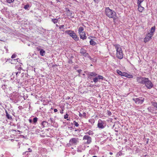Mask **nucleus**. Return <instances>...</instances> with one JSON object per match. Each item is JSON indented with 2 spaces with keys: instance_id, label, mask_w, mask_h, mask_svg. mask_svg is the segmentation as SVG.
Masks as SVG:
<instances>
[{
  "instance_id": "f257e3e1",
  "label": "nucleus",
  "mask_w": 157,
  "mask_h": 157,
  "mask_svg": "<svg viewBox=\"0 0 157 157\" xmlns=\"http://www.w3.org/2000/svg\"><path fill=\"white\" fill-rule=\"evenodd\" d=\"M136 81L139 83L144 85L148 89H150L154 86V85L148 78L140 77L136 78Z\"/></svg>"
},
{
  "instance_id": "f03ea898",
  "label": "nucleus",
  "mask_w": 157,
  "mask_h": 157,
  "mask_svg": "<svg viewBox=\"0 0 157 157\" xmlns=\"http://www.w3.org/2000/svg\"><path fill=\"white\" fill-rule=\"evenodd\" d=\"M88 77L90 79H91L92 77L94 78L93 79V81L95 83L98 82L100 81L101 79L103 80L104 78L102 76L100 75H98V74L94 72H88L87 74Z\"/></svg>"
},
{
  "instance_id": "7ed1b4c3",
  "label": "nucleus",
  "mask_w": 157,
  "mask_h": 157,
  "mask_svg": "<svg viewBox=\"0 0 157 157\" xmlns=\"http://www.w3.org/2000/svg\"><path fill=\"white\" fill-rule=\"evenodd\" d=\"M105 14L107 17L110 18H113L114 20L115 19L116 13L114 11L111 10L109 7H107L105 8Z\"/></svg>"
},
{
  "instance_id": "20e7f679",
  "label": "nucleus",
  "mask_w": 157,
  "mask_h": 157,
  "mask_svg": "<svg viewBox=\"0 0 157 157\" xmlns=\"http://www.w3.org/2000/svg\"><path fill=\"white\" fill-rule=\"evenodd\" d=\"M117 51V57L119 59H121L123 58V54L121 48L119 44L114 45Z\"/></svg>"
},
{
  "instance_id": "39448f33",
  "label": "nucleus",
  "mask_w": 157,
  "mask_h": 157,
  "mask_svg": "<svg viewBox=\"0 0 157 157\" xmlns=\"http://www.w3.org/2000/svg\"><path fill=\"white\" fill-rule=\"evenodd\" d=\"M65 33L69 35L75 40L77 41L79 40V38L78 37L74 31L72 30H67L65 32Z\"/></svg>"
},
{
  "instance_id": "423d86ee",
  "label": "nucleus",
  "mask_w": 157,
  "mask_h": 157,
  "mask_svg": "<svg viewBox=\"0 0 157 157\" xmlns=\"http://www.w3.org/2000/svg\"><path fill=\"white\" fill-rule=\"evenodd\" d=\"M132 100L134 101L136 104L141 105L142 104L144 101V98L142 97L138 98H133Z\"/></svg>"
},
{
  "instance_id": "0eeeda50",
  "label": "nucleus",
  "mask_w": 157,
  "mask_h": 157,
  "mask_svg": "<svg viewBox=\"0 0 157 157\" xmlns=\"http://www.w3.org/2000/svg\"><path fill=\"white\" fill-rule=\"evenodd\" d=\"M106 125L105 121L99 119L98 121V127L102 129L105 128Z\"/></svg>"
},
{
  "instance_id": "6e6552de",
  "label": "nucleus",
  "mask_w": 157,
  "mask_h": 157,
  "mask_svg": "<svg viewBox=\"0 0 157 157\" xmlns=\"http://www.w3.org/2000/svg\"><path fill=\"white\" fill-rule=\"evenodd\" d=\"M153 34H151L150 33H148L146 34V36L144 39V42L146 43L149 41L151 39V37L153 36Z\"/></svg>"
},
{
  "instance_id": "1a4fd4ad",
  "label": "nucleus",
  "mask_w": 157,
  "mask_h": 157,
  "mask_svg": "<svg viewBox=\"0 0 157 157\" xmlns=\"http://www.w3.org/2000/svg\"><path fill=\"white\" fill-rule=\"evenodd\" d=\"M78 142V139L76 138H73L69 140V144L70 145H76Z\"/></svg>"
},
{
  "instance_id": "9d476101",
  "label": "nucleus",
  "mask_w": 157,
  "mask_h": 157,
  "mask_svg": "<svg viewBox=\"0 0 157 157\" xmlns=\"http://www.w3.org/2000/svg\"><path fill=\"white\" fill-rule=\"evenodd\" d=\"M83 140H86V143L87 144H89L92 142V138L89 136L88 135H85L83 137Z\"/></svg>"
},
{
  "instance_id": "9b49d317",
  "label": "nucleus",
  "mask_w": 157,
  "mask_h": 157,
  "mask_svg": "<svg viewBox=\"0 0 157 157\" xmlns=\"http://www.w3.org/2000/svg\"><path fill=\"white\" fill-rule=\"evenodd\" d=\"M80 53L85 57H87L89 54L88 53L86 52V51L83 48H81L80 49Z\"/></svg>"
},
{
  "instance_id": "f8f14e48",
  "label": "nucleus",
  "mask_w": 157,
  "mask_h": 157,
  "mask_svg": "<svg viewBox=\"0 0 157 157\" xmlns=\"http://www.w3.org/2000/svg\"><path fill=\"white\" fill-rule=\"evenodd\" d=\"M21 67H18L17 69L18 70V71L17 72H13V73L12 75H15V74L16 75V76L17 77L19 75L21 74Z\"/></svg>"
},
{
  "instance_id": "ddd939ff",
  "label": "nucleus",
  "mask_w": 157,
  "mask_h": 157,
  "mask_svg": "<svg viewBox=\"0 0 157 157\" xmlns=\"http://www.w3.org/2000/svg\"><path fill=\"white\" fill-rule=\"evenodd\" d=\"M80 36V38L83 40H85L86 39L87 37L86 36L85 33L84 32L81 33L80 34H79Z\"/></svg>"
},
{
  "instance_id": "4468645a",
  "label": "nucleus",
  "mask_w": 157,
  "mask_h": 157,
  "mask_svg": "<svg viewBox=\"0 0 157 157\" xmlns=\"http://www.w3.org/2000/svg\"><path fill=\"white\" fill-rule=\"evenodd\" d=\"M36 48L38 51H40V53L41 56H43L45 55V52L43 49H41L40 48L38 47H37Z\"/></svg>"
},
{
  "instance_id": "2eb2a0df",
  "label": "nucleus",
  "mask_w": 157,
  "mask_h": 157,
  "mask_svg": "<svg viewBox=\"0 0 157 157\" xmlns=\"http://www.w3.org/2000/svg\"><path fill=\"white\" fill-rule=\"evenodd\" d=\"M121 76H126L127 73L124 72H122L121 71L119 70H117L116 71Z\"/></svg>"
},
{
  "instance_id": "dca6fc26",
  "label": "nucleus",
  "mask_w": 157,
  "mask_h": 157,
  "mask_svg": "<svg viewBox=\"0 0 157 157\" xmlns=\"http://www.w3.org/2000/svg\"><path fill=\"white\" fill-rule=\"evenodd\" d=\"M6 116L7 118L10 120H12V118L11 116L9 113L6 110H5Z\"/></svg>"
},
{
  "instance_id": "f3484780",
  "label": "nucleus",
  "mask_w": 157,
  "mask_h": 157,
  "mask_svg": "<svg viewBox=\"0 0 157 157\" xmlns=\"http://www.w3.org/2000/svg\"><path fill=\"white\" fill-rule=\"evenodd\" d=\"M147 109L148 110L149 112H151V113H153L154 111L157 110L156 109H155L154 107L151 105V106H150Z\"/></svg>"
},
{
  "instance_id": "a211bd4d",
  "label": "nucleus",
  "mask_w": 157,
  "mask_h": 157,
  "mask_svg": "<svg viewBox=\"0 0 157 157\" xmlns=\"http://www.w3.org/2000/svg\"><path fill=\"white\" fill-rule=\"evenodd\" d=\"M48 124V123L46 121H43L41 123V125L44 128L45 126H47Z\"/></svg>"
},
{
  "instance_id": "6ab92c4d",
  "label": "nucleus",
  "mask_w": 157,
  "mask_h": 157,
  "mask_svg": "<svg viewBox=\"0 0 157 157\" xmlns=\"http://www.w3.org/2000/svg\"><path fill=\"white\" fill-rule=\"evenodd\" d=\"M151 106L154 107L155 109H157V103L155 102H151Z\"/></svg>"
},
{
  "instance_id": "aec40b11",
  "label": "nucleus",
  "mask_w": 157,
  "mask_h": 157,
  "mask_svg": "<svg viewBox=\"0 0 157 157\" xmlns=\"http://www.w3.org/2000/svg\"><path fill=\"white\" fill-rule=\"evenodd\" d=\"M84 28L82 27H80L78 29V33L79 34H80L81 33L83 32Z\"/></svg>"
},
{
  "instance_id": "412c9836",
  "label": "nucleus",
  "mask_w": 157,
  "mask_h": 157,
  "mask_svg": "<svg viewBox=\"0 0 157 157\" xmlns=\"http://www.w3.org/2000/svg\"><path fill=\"white\" fill-rule=\"evenodd\" d=\"M155 26L152 27L151 28V30L150 31V32L149 33H150L151 34H154V33L155 32Z\"/></svg>"
},
{
  "instance_id": "4be33fe9",
  "label": "nucleus",
  "mask_w": 157,
  "mask_h": 157,
  "mask_svg": "<svg viewBox=\"0 0 157 157\" xmlns=\"http://www.w3.org/2000/svg\"><path fill=\"white\" fill-rule=\"evenodd\" d=\"M59 18H60L59 17L58 19H56V18L52 19V21L54 23L56 24L58 22V20L59 19Z\"/></svg>"
},
{
  "instance_id": "5701e85b",
  "label": "nucleus",
  "mask_w": 157,
  "mask_h": 157,
  "mask_svg": "<svg viewBox=\"0 0 157 157\" xmlns=\"http://www.w3.org/2000/svg\"><path fill=\"white\" fill-rule=\"evenodd\" d=\"M50 121V123L49 124H54L55 122V120L53 119L52 118H50L49 120H48V121Z\"/></svg>"
},
{
  "instance_id": "b1692460",
  "label": "nucleus",
  "mask_w": 157,
  "mask_h": 157,
  "mask_svg": "<svg viewBox=\"0 0 157 157\" xmlns=\"http://www.w3.org/2000/svg\"><path fill=\"white\" fill-rule=\"evenodd\" d=\"M64 25H59V29L61 30V31L64 32V31L65 29L64 28Z\"/></svg>"
},
{
  "instance_id": "393cba45",
  "label": "nucleus",
  "mask_w": 157,
  "mask_h": 157,
  "mask_svg": "<svg viewBox=\"0 0 157 157\" xmlns=\"http://www.w3.org/2000/svg\"><path fill=\"white\" fill-rule=\"evenodd\" d=\"M90 44L92 45H95L96 44L95 42L92 39L90 40Z\"/></svg>"
},
{
  "instance_id": "a878e982",
  "label": "nucleus",
  "mask_w": 157,
  "mask_h": 157,
  "mask_svg": "<svg viewBox=\"0 0 157 157\" xmlns=\"http://www.w3.org/2000/svg\"><path fill=\"white\" fill-rule=\"evenodd\" d=\"M29 4H27L24 6V8L25 9V10H29Z\"/></svg>"
},
{
  "instance_id": "bb28decb",
  "label": "nucleus",
  "mask_w": 157,
  "mask_h": 157,
  "mask_svg": "<svg viewBox=\"0 0 157 157\" xmlns=\"http://www.w3.org/2000/svg\"><path fill=\"white\" fill-rule=\"evenodd\" d=\"M89 122L93 124L95 122V120L93 119H90L89 120Z\"/></svg>"
},
{
  "instance_id": "cd10ccee",
  "label": "nucleus",
  "mask_w": 157,
  "mask_h": 157,
  "mask_svg": "<svg viewBox=\"0 0 157 157\" xmlns=\"http://www.w3.org/2000/svg\"><path fill=\"white\" fill-rule=\"evenodd\" d=\"M125 77H126L128 78H133L132 75H129L127 73V74L126 75V76H125Z\"/></svg>"
},
{
  "instance_id": "c85d7f7f",
  "label": "nucleus",
  "mask_w": 157,
  "mask_h": 157,
  "mask_svg": "<svg viewBox=\"0 0 157 157\" xmlns=\"http://www.w3.org/2000/svg\"><path fill=\"white\" fill-rule=\"evenodd\" d=\"M144 8L142 6L140 7L139 8H138V10L139 11V12H142L144 10Z\"/></svg>"
},
{
  "instance_id": "c756f323",
  "label": "nucleus",
  "mask_w": 157,
  "mask_h": 157,
  "mask_svg": "<svg viewBox=\"0 0 157 157\" xmlns=\"http://www.w3.org/2000/svg\"><path fill=\"white\" fill-rule=\"evenodd\" d=\"M37 120L38 118L36 117L34 118L33 119V123L36 124L37 122Z\"/></svg>"
},
{
  "instance_id": "7c9ffc66",
  "label": "nucleus",
  "mask_w": 157,
  "mask_h": 157,
  "mask_svg": "<svg viewBox=\"0 0 157 157\" xmlns=\"http://www.w3.org/2000/svg\"><path fill=\"white\" fill-rule=\"evenodd\" d=\"M67 15L69 16H71L72 14V11L70 10L67 12Z\"/></svg>"
},
{
  "instance_id": "2f4dec72",
  "label": "nucleus",
  "mask_w": 157,
  "mask_h": 157,
  "mask_svg": "<svg viewBox=\"0 0 157 157\" xmlns=\"http://www.w3.org/2000/svg\"><path fill=\"white\" fill-rule=\"evenodd\" d=\"M86 134H88L89 135H92L94 134V133L92 131L90 130L88 132H87Z\"/></svg>"
},
{
  "instance_id": "473e14b6",
  "label": "nucleus",
  "mask_w": 157,
  "mask_h": 157,
  "mask_svg": "<svg viewBox=\"0 0 157 157\" xmlns=\"http://www.w3.org/2000/svg\"><path fill=\"white\" fill-rule=\"evenodd\" d=\"M74 125L76 126V127H78L79 126V124H78V123L76 122L75 121H74Z\"/></svg>"
},
{
  "instance_id": "72a5a7b5",
  "label": "nucleus",
  "mask_w": 157,
  "mask_h": 157,
  "mask_svg": "<svg viewBox=\"0 0 157 157\" xmlns=\"http://www.w3.org/2000/svg\"><path fill=\"white\" fill-rule=\"evenodd\" d=\"M18 59H13V60H12V59H11V61H15V60H17H17H18ZM10 60H11V59H10V58L7 59H6V62H7V61H10Z\"/></svg>"
},
{
  "instance_id": "f704fd0d",
  "label": "nucleus",
  "mask_w": 157,
  "mask_h": 157,
  "mask_svg": "<svg viewBox=\"0 0 157 157\" xmlns=\"http://www.w3.org/2000/svg\"><path fill=\"white\" fill-rule=\"evenodd\" d=\"M142 2H140V1H137V5L138 6V8H139L140 7H141L142 6L141 5V3Z\"/></svg>"
},
{
  "instance_id": "c9c22d12",
  "label": "nucleus",
  "mask_w": 157,
  "mask_h": 157,
  "mask_svg": "<svg viewBox=\"0 0 157 157\" xmlns=\"http://www.w3.org/2000/svg\"><path fill=\"white\" fill-rule=\"evenodd\" d=\"M7 85H3L2 86V88L3 90H5L6 88Z\"/></svg>"
},
{
  "instance_id": "e433bc0d",
  "label": "nucleus",
  "mask_w": 157,
  "mask_h": 157,
  "mask_svg": "<svg viewBox=\"0 0 157 157\" xmlns=\"http://www.w3.org/2000/svg\"><path fill=\"white\" fill-rule=\"evenodd\" d=\"M77 71L79 73V74L78 75V76H80V73L82 71V70L81 69L77 70Z\"/></svg>"
},
{
  "instance_id": "4c0bfd02",
  "label": "nucleus",
  "mask_w": 157,
  "mask_h": 157,
  "mask_svg": "<svg viewBox=\"0 0 157 157\" xmlns=\"http://www.w3.org/2000/svg\"><path fill=\"white\" fill-rule=\"evenodd\" d=\"M17 56V55L15 54H13L11 56V58L12 59H13L16 57Z\"/></svg>"
},
{
  "instance_id": "58836bf2",
  "label": "nucleus",
  "mask_w": 157,
  "mask_h": 157,
  "mask_svg": "<svg viewBox=\"0 0 157 157\" xmlns=\"http://www.w3.org/2000/svg\"><path fill=\"white\" fill-rule=\"evenodd\" d=\"M68 114L67 113H66L65 115H64V118L65 119L67 118L68 117Z\"/></svg>"
},
{
  "instance_id": "ea45409f",
  "label": "nucleus",
  "mask_w": 157,
  "mask_h": 157,
  "mask_svg": "<svg viewBox=\"0 0 157 157\" xmlns=\"http://www.w3.org/2000/svg\"><path fill=\"white\" fill-rule=\"evenodd\" d=\"M107 113L108 115L109 116H111L112 114V113L109 111H107Z\"/></svg>"
},
{
  "instance_id": "a19ab883",
  "label": "nucleus",
  "mask_w": 157,
  "mask_h": 157,
  "mask_svg": "<svg viewBox=\"0 0 157 157\" xmlns=\"http://www.w3.org/2000/svg\"><path fill=\"white\" fill-rule=\"evenodd\" d=\"M122 154L121 152H119L117 154V155H118V156H120L121 155H122Z\"/></svg>"
},
{
  "instance_id": "79ce46f5",
  "label": "nucleus",
  "mask_w": 157,
  "mask_h": 157,
  "mask_svg": "<svg viewBox=\"0 0 157 157\" xmlns=\"http://www.w3.org/2000/svg\"><path fill=\"white\" fill-rule=\"evenodd\" d=\"M68 63H69L72 64L73 63V62L72 59H69V60L68 61Z\"/></svg>"
},
{
  "instance_id": "37998d69",
  "label": "nucleus",
  "mask_w": 157,
  "mask_h": 157,
  "mask_svg": "<svg viewBox=\"0 0 157 157\" xmlns=\"http://www.w3.org/2000/svg\"><path fill=\"white\" fill-rule=\"evenodd\" d=\"M66 11L67 12L68 11H69L70 10L68 8H65Z\"/></svg>"
},
{
  "instance_id": "c03bdc74",
  "label": "nucleus",
  "mask_w": 157,
  "mask_h": 157,
  "mask_svg": "<svg viewBox=\"0 0 157 157\" xmlns=\"http://www.w3.org/2000/svg\"><path fill=\"white\" fill-rule=\"evenodd\" d=\"M83 116L84 117H85L86 115V113L85 112H83L82 114Z\"/></svg>"
},
{
  "instance_id": "a18cd8bd",
  "label": "nucleus",
  "mask_w": 157,
  "mask_h": 157,
  "mask_svg": "<svg viewBox=\"0 0 157 157\" xmlns=\"http://www.w3.org/2000/svg\"><path fill=\"white\" fill-rule=\"evenodd\" d=\"M78 65H76L75 66L74 68L75 69V70H76L77 68H78Z\"/></svg>"
},
{
  "instance_id": "49530a36",
  "label": "nucleus",
  "mask_w": 157,
  "mask_h": 157,
  "mask_svg": "<svg viewBox=\"0 0 157 157\" xmlns=\"http://www.w3.org/2000/svg\"><path fill=\"white\" fill-rule=\"evenodd\" d=\"M6 1L7 2H8L9 3H12L11 1H10V0H6Z\"/></svg>"
},
{
  "instance_id": "de8ad7c7",
  "label": "nucleus",
  "mask_w": 157,
  "mask_h": 157,
  "mask_svg": "<svg viewBox=\"0 0 157 157\" xmlns=\"http://www.w3.org/2000/svg\"><path fill=\"white\" fill-rule=\"evenodd\" d=\"M100 0H94V1L97 3H98Z\"/></svg>"
},
{
  "instance_id": "09e8293b",
  "label": "nucleus",
  "mask_w": 157,
  "mask_h": 157,
  "mask_svg": "<svg viewBox=\"0 0 157 157\" xmlns=\"http://www.w3.org/2000/svg\"><path fill=\"white\" fill-rule=\"evenodd\" d=\"M79 116L80 117H82L83 116V115L81 113H79Z\"/></svg>"
},
{
  "instance_id": "8fccbe9b",
  "label": "nucleus",
  "mask_w": 157,
  "mask_h": 157,
  "mask_svg": "<svg viewBox=\"0 0 157 157\" xmlns=\"http://www.w3.org/2000/svg\"><path fill=\"white\" fill-rule=\"evenodd\" d=\"M74 58V57L73 56H71L70 57L69 59H71L72 60Z\"/></svg>"
},
{
  "instance_id": "3c124183",
  "label": "nucleus",
  "mask_w": 157,
  "mask_h": 157,
  "mask_svg": "<svg viewBox=\"0 0 157 157\" xmlns=\"http://www.w3.org/2000/svg\"><path fill=\"white\" fill-rule=\"evenodd\" d=\"M28 150H29V151H28V152H31L32 151L31 149L30 148H29L28 149Z\"/></svg>"
},
{
  "instance_id": "603ef678",
  "label": "nucleus",
  "mask_w": 157,
  "mask_h": 157,
  "mask_svg": "<svg viewBox=\"0 0 157 157\" xmlns=\"http://www.w3.org/2000/svg\"><path fill=\"white\" fill-rule=\"evenodd\" d=\"M77 151L78 152H82V150H80V149H77Z\"/></svg>"
},
{
  "instance_id": "864d4df0",
  "label": "nucleus",
  "mask_w": 157,
  "mask_h": 157,
  "mask_svg": "<svg viewBox=\"0 0 157 157\" xmlns=\"http://www.w3.org/2000/svg\"><path fill=\"white\" fill-rule=\"evenodd\" d=\"M87 57L88 58H89L90 59V58H91V57H90V55L89 54H88V55L87 56Z\"/></svg>"
},
{
  "instance_id": "5fc2aeb1",
  "label": "nucleus",
  "mask_w": 157,
  "mask_h": 157,
  "mask_svg": "<svg viewBox=\"0 0 157 157\" xmlns=\"http://www.w3.org/2000/svg\"><path fill=\"white\" fill-rule=\"evenodd\" d=\"M29 122L30 123H32V121H32V120L31 119H29Z\"/></svg>"
},
{
  "instance_id": "6e6d98bb",
  "label": "nucleus",
  "mask_w": 157,
  "mask_h": 157,
  "mask_svg": "<svg viewBox=\"0 0 157 157\" xmlns=\"http://www.w3.org/2000/svg\"><path fill=\"white\" fill-rule=\"evenodd\" d=\"M54 112H56L57 111V109H54Z\"/></svg>"
},
{
  "instance_id": "4d7b16f0",
  "label": "nucleus",
  "mask_w": 157,
  "mask_h": 157,
  "mask_svg": "<svg viewBox=\"0 0 157 157\" xmlns=\"http://www.w3.org/2000/svg\"><path fill=\"white\" fill-rule=\"evenodd\" d=\"M63 109H62L60 111V113H61V114H63Z\"/></svg>"
},
{
  "instance_id": "13d9d810",
  "label": "nucleus",
  "mask_w": 157,
  "mask_h": 157,
  "mask_svg": "<svg viewBox=\"0 0 157 157\" xmlns=\"http://www.w3.org/2000/svg\"><path fill=\"white\" fill-rule=\"evenodd\" d=\"M144 1V0H137L138 1H140V2H142Z\"/></svg>"
},
{
  "instance_id": "bf43d9fd",
  "label": "nucleus",
  "mask_w": 157,
  "mask_h": 157,
  "mask_svg": "<svg viewBox=\"0 0 157 157\" xmlns=\"http://www.w3.org/2000/svg\"><path fill=\"white\" fill-rule=\"evenodd\" d=\"M28 152V151H25L23 153V155H24V154H25L26 152Z\"/></svg>"
},
{
  "instance_id": "052dcab7",
  "label": "nucleus",
  "mask_w": 157,
  "mask_h": 157,
  "mask_svg": "<svg viewBox=\"0 0 157 157\" xmlns=\"http://www.w3.org/2000/svg\"><path fill=\"white\" fill-rule=\"evenodd\" d=\"M15 113L14 112H13V113H12V115L14 116H15Z\"/></svg>"
},
{
  "instance_id": "680f3d73",
  "label": "nucleus",
  "mask_w": 157,
  "mask_h": 157,
  "mask_svg": "<svg viewBox=\"0 0 157 157\" xmlns=\"http://www.w3.org/2000/svg\"><path fill=\"white\" fill-rule=\"evenodd\" d=\"M10 0V1H11L12 3L14 1V0Z\"/></svg>"
},
{
  "instance_id": "e2e57ef3",
  "label": "nucleus",
  "mask_w": 157,
  "mask_h": 157,
  "mask_svg": "<svg viewBox=\"0 0 157 157\" xmlns=\"http://www.w3.org/2000/svg\"><path fill=\"white\" fill-rule=\"evenodd\" d=\"M90 59L91 61H93V60L94 59L93 58H90Z\"/></svg>"
},
{
  "instance_id": "0e129e2a",
  "label": "nucleus",
  "mask_w": 157,
  "mask_h": 157,
  "mask_svg": "<svg viewBox=\"0 0 157 157\" xmlns=\"http://www.w3.org/2000/svg\"><path fill=\"white\" fill-rule=\"evenodd\" d=\"M92 37V36H89V37H88V38H89V39H91V37Z\"/></svg>"
},
{
  "instance_id": "69168bd1",
  "label": "nucleus",
  "mask_w": 157,
  "mask_h": 157,
  "mask_svg": "<svg viewBox=\"0 0 157 157\" xmlns=\"http://www.w3.org/2000/svg\"><path fill=\"white\" fill-rule=\"evenodd\" d=\"M109 153L110 155H112L113 154V153L112 152H110Z\"/></svg>"
},
{
  "instance_id": "338daca9",
  "label": "nucleus",
  "mask_w": 157,
  "mask_h": 157,
  "mask_svg": "<svg viewBox=\"0 0 157 157\" xmlns=\"http://www.w3.org/2000/svg\"><path fill=\"white\" fill-rule=\"evenodd\" d=\"M56 27H59V26L58 25H57V24H56Z\"/></svg>"
},
{
  "instance_id": "774afa93",
  "label": "nucleus",
  "mask_w": 157,
  "mask_h": 157,
  "mask_svg": "<svg viewBox=\"0 0 157 157\" xmlns=\"http://www.w3.org/2000/svg\"><path fill=\"white\" fill-rule=\"evenodd\" d=\"M147 142H146V144H148V140H149V139H147Z\"/></svg>"
}]
</instances>
